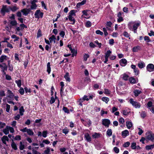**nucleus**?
<instances>
[{
  "label": "nucleus",
  "mask_w": 154,
  "mask_h": 154,
  "mask_svg": "<svg viewBox=\"0 0 154 154\" xmlns=\"http://www.w3.org/2000/svg\"><path fill=\"white\" fill-rule=\"evenodd\" d=\"M96 33L97 34H99L101 35H102L103 34V32H102L100 30H97L96 31Z\"/></svg>",
  "instance_id": "obj_53"
},
{
  "label": "nucleus",
  "mask_w": 154,
  "mask_h": 154,
  "mask_svg": "<svg viewBox=\"0 0 154 154\" xmlns=\"http://www.w3.org/2000/svg\"><path fill=\"white\" fill-rule=\"evenodd\" d=\"M119 62L122 66H124L126 65L127 61L125 59H122L120 60Z\"/></svg>",
  "instance_id": "obj_10"
},
{
  "label": "nucleus",
  "mask_w": 154,
  "mask_h": 154,
  "mask_svg": "<svg viewBox=\"0 0 154 154\" xmlns=\"http://www.w3.org/2000/svg\"><path fill=\"white\" fill-rule=\"evenodd\" d=\"M69 132V131L67 129L64 128L62 130V132L65 134H67Z\"/></svg>",
  "instance_id": "obj_55"
},
{
  "label": "nucleus",
  "mask_w": 154,
  "mask_h": 154,
  "mask_svg": "<svg viewBox=\"0 0 154 154\" xmlns=\"http://www.w3.org/2000/svg\"><path fill=\"white\" fill-rule=\"evenodd\" d=\"M134 72L135 73V75H137L139 73V70L138 68H136L134 70Z\"/></svg>",
  "instance_id": "obj_48"
},
{
  "label": "nucleus",
  "mask_w": 154,
  "mask_h": 154,
  "mask_svg": "<svg viewBox=\"0 0 154 154\" xmlns=\"http://www.w3.org/2000/svg\"><path fill=\"white\" fill-rule=\"evenodd\" d=\"M71 53H72V57H73L74 56H76L77 54V51H75L74 49H72V52H71Z\"/></svg>",
  "instance_id": "obj_54"
},
{
  "label": "nucleus",
  "mask_w": 154,
  "mask_h": 154,
  "mask_svg": "<svg viewBox=\"0 0 154 154\" xmlns=\"http://www.w3.org/2000/svg\"><path fill=\"white\" fill-rule=\"evenodd\" d=\"M138 67L140 69L143 68L145 66V63L143 62H141L139 63L138 64Z\"/></svg>",
  "instance_id": "obj_16"
},
{
  "label": "nucleus",
  "mask_w": 154,
  "mask_h": 154,
  "mask_svg": "<svg viewBox=\"0 0 154 154\" xmlns=\"http://www.w3.org/2000/svg\"><path fill=\"white\" fill-rule=\"evenodd\" d=\"M9 126H7L6 128L3 129V132L5 135H7L9 134Z\"/></svg>",
  "instance_id": "obj_17"
},
{
  "label": "nucleus",
  "mask_w": 154,
  "mask_h": 154,
  "mask_svg": "<svg viewBox=\"0 0 154 154\" xmlns=\"http://www.w3.org/2000/svg\"><path fill=\"white\" fill-rule=\"evenodd\" d=\"M122 79L125 80H127L128 79L129 76L126 74H124L122 75Z\"/></svg>",
  "instance_id": "obj_29"
},
{
  "label": "nucleus",
  "mask_w": 154,
  "mask_h": 154,
  "mask_svg": "<svg viewBox=\"0 0 154 154\" xmlns=\"http://www.w3.org/2000/svg\"><path fill=\"white\" fill-rule=\"evenodd\" d=\"M11 38H15V39L14 40V41H18L19 39V37H17L15 35H12L11 36Z\"/></svg>",
  "instance_id": "obj_40"
},
{
  "label": "nucleus",
  "mask_w": 154,
  "mask_h": 154,
  "mask_svg": "<svg viewBox=\"0 0 154 154\" xmlns=\"http://www.w3.org/2000/svg\"><path fill=\"white\" fill-rule=\"evenodd\" d=\"M129 135V133L128 130H125L122 132V135L124 137H126Z\"/></svg>",
  "instance_id": "obj_12"
},
{
  "label": "nucleus",
  "mask_w": 154,
  "mask_h": 154,
  "mask_svg": "<svg viewBox=\"0 0 154 154\" xmlns=\"http://www.w3.org/2000/svg\"><path fill=\"white\" fill-rule=\"evenodd\" d=\"M154 148V144L150 145H147L146 146V149L149 150Z\"/></svg>",
  "instance_id": "obj_23"
},
{
  "label": "nucleus",
  "mask_w": 154,
  "mask_h": 154,
  "mask_svg": "<svg viewBox=\"0 0 154 154\" xmlns=\"http://www.w3.org/2000/svg\"><path fill=\"white\" fill-rule=\"evenodd\" d=\"M20 146L19 147L20 149V150H23L24 148V146L22 142H20Z\"/></svg>",
  "instance_id": "obj_39"
},
{
  "label": "nucleus",
  "mask_w": 154,
  "mask_h": 154,
  "mask_svg": "<svg viewBox=\"0 0 154 154\" xmlns=\"http://www.w3.org/2000/svg\"><path fill=\"white\" fill-rule=\"evenodd\" d=\"M140 25V24L139 23H137L133 25V30L134 31V33L136 32V30Z\"/></svg>",
  "instance_id": "obj_13"
},
{
  "label": "nucleus",
  "mask_w": 154,
  "mask_h": 154,
  "mask_svg": "<svg viewBox=\"0 0 154 154\" xmlns=\"http://www.w3.org/2000/svg\"><path fill=\"white\" fill-rule=\"evenodd\" d=\"M63 110L66 113H69V110L66 107H63Z\"/></svg>",
  "instance_id": "obj_52"
},
{
  "label": "nucleus",
  "mask_w": 154,
  "mask_h": 154,
  "mask_svg": "<svg viewBox=\"0 0 154 154\" xmlns=\"http://www.w3.org/2000/svg\"><path fill=\"white\" fill-rule=\"evenodd\" d=\"M110 123V121L108 119H104L103 120L102 124L105 126L108 127Z\"/></svg>",
  "instance_id": "obj_5"
},
{
  "label": "nucleus",
  "mask_w": 154,
  "mask_h": 154,
  "mask_svg": "<svg viewBox=\"0 0 154 154\" xmlns=\"http://www.w3.org/2000/svg\"><path fill=\"white\" fill-rule=\"evenodd\" d=\"M89 56L87 54H85L83 56L84 60V61H86L87 60V59L88 57H89Z\"/></svg>",
  "instance_id": "obj_51"
},
{
  "label": "nucleus",
  "mask_w": 154,
  "mask_h": 154,
  "mask_svg": "<svg viewBox=\"0 0 154 154\" xmlns=\"http://www.w3.org/2000/svg\"><path fill=\"white\" fill-rule=\"evenodd\" d=\"M7 56L5 55H2L0 57V62L1 63L3 62L5 60H6Z\"/></svg>",
  "instance_id": "obj_28"
},
{
  "label": "nucleus",
  "mask_w": 154,
  "mask_h": 154,
  "mask_svg": "<svg viewBox=\"0 0 154 154\" xmlns=\"http://www.w3.org/2000/svg\"><path fill=\"white\" fill-rule=\"evenodd\" d=\"M75 10H72L70 11L69 15L72 16L73 15H75Z\"/></svg>",
  "instance_id": "obj_61"
},
{
  "label": "nucleus",
  "mask_w": 154,
  "mask_h": 154,
  "mask_svg": "<svg viewBox=\"0 0 154 154\" xmlns=\"http://www.w3.org/2000/svg\"><path fill=\"white\" fill-rule=\"evenodd\" d=\"M103 31L104 32V35L106 36L107 35H108V33L107 31V30L105 28H103Z\"/></svg>",
  "instance_id": "obj_59"
},
{
  "label": "nucleus",
  "mask_w": 154,
  "mask_h": 154,
  "mask_svg": "<svg viewBox=\"0 0 154 154\" xmlns=\"http://www.w3.org/2000/svg\"><path fill=\"white\" fill-rule=\"evenodd\" d=\"M55 101V100L54 98V97L52 96L51 98V99L50 100V103L51 104H52L54 103Z\"/></svg>",
  "instance_id": "obj_57"
},
{
  "label": "nucleus",
  "mask_w": 154,
  "mask_h": 154,
  "mask_svg": "<svg viewBox=\"0 0 154 154\" xmlns=\"http://www.w3.org/2000/svg\"><path fill=\"white\" fill-rule=\"evenodd\" d=\"M139 46L134 47L133 48L132 51L134 52H137L139 50Z\"/></svg>",
  "instance_id": "obj_34"
},
{
  "label": "nucleus",
  "mask_w": 154,
  "mask_h": 154,
  "mask_svg": "<svg viewBox=\"0 0 154 154\" xmlns=\"http://www.w3.org/2000/svg\"><path fill=\"white\" fill-rule=\"evenodd\" d=\"M12 142L11 143V145L12 148L14 150H17V149L16 144L14 142L13 140H12Z\"/></svg>",
  "instance_id": "obj_15"
},
{
  "label": "nucleus",
  "mask_w": 154,
  "mask_h": 154,
  "mask_svg": "<svg viewBox=\"0 0 154 154\" xmlns=\"http://www.w3.org/2000/svg\"><path fill=\"white\" fill-rule=\"evenodd\" d=\"M31 5L30 6V10L36 9L37 7V5L35 3H31Z\"/></svg>",
  "instance_id": "obj_22"
},
{
  "label": "nucleus",
  "mask_w": 154,
  "mask_h": 154,
  "mask_svg": "<svg viewBox=\"0 0 154 154\" xmlns=\"http://www.w3.org/2000/svg\"><path fill=\"white\" fill-rule=\"evenodd\" d=\"M0 67L2 68V70H5L6 71L7 69L8 66H3V65L0 64Z\"/></svg>",
  "instance_id": "obj_42"
},
{
  "label": "nucleus",
  "mask_w": 154,
  "mask_h": 154,
  "mask_svg": "<svg viewBox=\"0 0 154 154\" xmlns=\"http://www.w3.org/2000/svg\"><path fill=\"white\" fill-rule=\"evenodd\" d=\"M146 138L149 140L153 141L154 140V134H149L146 136Z\"/></svg>",
  "instance_id": "obj_7"
},
{
  "label": "nucleus",
  "mask_w": 154,
  "mask_h": 154,
  "mask_svg": "<svg viewBox=\"0 0 154 154\" xmlns=\"http://www.w3.org/2000/svg\"><path fill=\"white\" fill-rule=\"evenodd\" d=\"M27 134L30 135H33L34 134V133L30 129H28L27 130Z\"/></svg>",
  "instance_id": "obj_33"
},
{
  "label": "nucleus",
  "mask_w": 154,
  "mask_h": 154,
  "mask_svg": "<svg viewBox=\"0 0 154 154\" xmlns=\"http://www.w3.org/2000/svg\"><path fill=\"white\" fill-rule=\"evenodd\" d=\"M10 107V105H8V104H6V111L7 112H9Z\"/></svg>",
  "instance_id": "obj_64"
},
{
  "label": "nucleus",
  "mask_w": 154,
  "mask_h": 154,
  "mask_svg": "<svg viewBox=\"0 0 154 154\" xmlns=\"http://www.w3.org/2000/svg\"><path fill=\"white\" fill-rule=\"evenodd\" d=\"M10 9L13 12L19 9L18 8L15 6H14L12 7H10Z\"/></svg>",
  "instance_id": "obj_31"
},
{
  "label": "nucleus",
  "mask_w": 154,
  "mask_h": 154,
  "mask_svg": "<svg viewBox=\"0 0 154 154\" xmlns=\"http://www.w3.org/2000/svg\"><path fill=\"white\" fill-rule=\"evenodd\" d=\"M129 81L131 83H135L136 82L135 79L132 77H130L129 78Z\"/></svg>",
  "instance_id": "obj_26"
},
{
  "label": "nucleus",
  "mask_w": 154,
  "mask_h": 154,
  "mask_svg": "<svg viewBox=\"0 0 154 154\" xmlns=\"http://www.w3.org/2000/svg\"><path fill=\"white\" fill-rule=\"evenodd\" d=\"M102 100L103 101L105 102L106 103H107L109 101V99L107 97H103L102 98Z\"/></svg>",
  "instance_id": "obj_32"
},
{
  "label": "nucleus",
  "mask_w": 154,
  "mask_h": 154,
  "mask_svg": "<svg viewBox=\"0 0 154 154\" xmlns=\"http://www.w3.org/2000/svg\"><path fill=\"white\" fill-rule=\"evenodd\" d=\"M10 24L12 26H16L17 25V23L15 20L11 21L10 22Z\"/></svg>",
  "instance_id": "obj_41"
},
{
  "label": "nucleus",
  "mask_w": 154,
  "mask_h": 154,
  "mask_svg": "<svg viewBox=\"0 0 154 154\" xmlns=\"http://www.w3.org/2000/svg\"><path fill=\"white\" fill-rule=\"evenodd\" d=\"M2 42H7L8 43L7 46L8 47H9L11 48H13L12 45L11 44L9 43L8 42V41H3Z\"/></svg>",
  "instance_id": "obj_36"
},
{
  "label": "nucleus",
  "mask_w": 154,
  "mask_h": 154,
  "mask_svg": "<svg viewBox=\"0 0 154 154\" xmlns=\"http://www.w3.org/2000/svg\"><path fill=\"white\" fill-rule=\"evenodd\" d=\"M24 112V110L23 106H21L19 109V112L20 115L23 116V112Z\"/></svg>",
  "instance_id": "obj_24"
},
{
  "label": "nucleus",
  "mask_w": 154,
  "mask_h": 154,
  "mask_svg": "<svg viewBox=\"0 0 154 154\" xmlns=\"http://www.w3.org/2000/svg\"><path fill=\"white\" fill-rule=\"evenodd\" d=\"M123 35L125 37L127 38L129 37L130 36L129 34L126 31L124 32Z\"/></svg>",
  "instance_id": "obj_58"
},
{
  "label": "nucleus",
  "mask_w": 154,
  "mask_h": 154,
  "mask_svg": "<svg viewBox=\"0 0 154 154\" xmlns=\"http://www.w3.org/2000/svg\"><path fill=\"white\" fill-rule=\"evenodd\" d=\"M100 136V134L96 132L92 135V137L94 138H98Z\"/></svg>",
  "instance_id": "obj_25"
},
{
  "label": "nucleus",
  "mask_w": 154,
  "mask_h": 154,
  "mask_svg": "<svg viewBox=\"0 0 154 154\" xmlns=\"http://www.w3.org/2000/svg\"><path fill=\"white\" fill-rule=\"evenodd\" d=\"M126 125L128 128L130 129L132 126V124L131 122H127Z\"/></svg>",
  "instance_id": "obj_21"
},
{
  "label": "nucleus",
  "mask_w": 154,
  "mask_h": 154,
  "mask_svg": "<svg viewBox=\"0 0 154 154\" xmlns=\"http://www.w3.org/2000/svg\"><path fill=\"white\" fill-rule=\"evenodd\" d=\"M111 53V51L110 50H108L105 53V57L108 58L110 54Z\"/></svg>",
  "instance_id": "obj_35"
},
{
  "label": "nucleus",
  "mask_w": 154,
  "mask_h": 154,
  "mask_svg": "<svg viewBox=\"0 0 154 154\" xmlns=\"http://www.w3.org/2000/svg\"><path fill=\"white\" fill-rule=\"evenodd\" d=\"M113 150L115 153H118L119 152V149L117 147H115L114 148Z\"/></svg>",
  "instance_id": "obj_56"
},
{
  "label": "nucleus",
  "mask_w": 154,
  "mask_h": 154,
  "mask_svg": "<svg viewBox=\"0 0 154 154\" xmlns=\"http://www.w3.org/2000/svg\"><path fill=\"white\" fill-rule=\"evenodd\" d=\"M10 7L8 8L7 6L6 5H3L2 6V8L1 9L0 11V13L3 16L5 15V13L9 12L10 10L9 9Z\"/></svg>",
  "instance_id": "obj_1"
},
{
  "label": "nucleus",
  "mask_w": 154,
  "mask_h": 154,
  "mask_svg": "<svg viewBox=\"0 0 154 154\" xmlns=\"http://www.w3.org/2000/svg\"><path fill=\"white\" fill-rule=\"evenodd\" d=\"M30 11L31 10L30 9L26 8H24L21 10V12L23 13V14L25 16L29 14Z\"/></svg>",
  "instance_id": "obj_6"
},
{
  "label": "nucleus",
  "mask_w": 154,
  "mask_h": 154,
  "mask_svg": "<svg viewBox=\"0 0 154 154\" xmlns=\"http://www.w3.org/2000/svg\"><path fill=\"white\" fill-rule=\"evenodd\" d=\"M42 33L41 32L40 29H39L37 33V38H38L39 37H41L42 36Z\"/></svg>",
  "instance_id": "obj_44"
},
{
  "label": "nucleus",
  "mask_w": 154,
  "mask_h": 154,
  "mask_svg": "<svg viewBox=\"0 0 154 154\" xmlns=\"http://www.w3.org/2000/svg\"><path fill=\"white\" fill-rule=\"evenodd\" d=\"M129 102L130 103L136 108H139L140 107L141 105L140 103L137 101L133 100L132 99H130Z\"/></svg>",
  "instance_id": "obj_2"
},
{
  "label": "nucleus",
  "mask_w": 154,
  "mask_h": 154,
  "mask_svg": "<svg viewBox=\"0 0 154 154\" xmlns=\"http://www.w3.org/2000/svg\"><path fill=\"white\" fill-rule=\"evenodd\" d=\"M133 92L135 96L137 97L142 93V91L140 90L136 89Z\"/></svg>",
  "instance_id": "obj_14"
},
{
  "label": "nucleus",
  "mask_w": 154,
  "mask_h": 154,
  "mask_svg": "<svg viewBox=\"0 0 154 154\" xmlns=\"http://www.w3.org/2000/svg\"><path fill=\"white\" fill-rule=\"evenodd\" d=\"M91 23L90 21H88L86 23V26L87 27H89L91 26Z\"/></svg>",
  "instance_id": "obj_45"
},
{
  "label": "nucleus",
  "mask_w": 154,
  "mask_h": 154,
  "mask_svg": "<svg viewBox=\"0 0 154 154\" xmlns=\"http://www.w3.org/2000/svg\"><path fill=\"white\" fill-rule=\"evenodd\" d=\"M144 39L145 41H146L147 42H149L151 41L149 37L147 36H145L144 37Z\"/></svg>",
  "instance_id": "obj_46"
},
{
  "label": "nucleus",
  "mask_w": 154,
  "mask_h": 154,
  "mask_svg": "<svg viewBox=\"0 0 154 154\" xmlns=\"http://www.w3.org/2000/svg\"><path fill=\"white\" fill-rule=\"evenodd\" d=\"M43 13L40 12L39 10H37L35 14V15L36 18H39L40 17L42 18L43 17Z\"/></svg>",
  "instance_id": "obj_3"
},
{
  "label": "nucleus",
  "mask_w": 154,
  "mask_h": 154,
  "mask_svg": "<svg viewBox=\"0 0 154 154\" xmlns=\"http://www.w3.org/2000/svg\"><path fill=\"white\" fill-rule=\"evenodd\" d=\"M146 69L149 72H153L154 71V65L152 64H149L146 66Z\"/></svg>",
  "instance_id": "obj_4"
},
{
  "label": "nucleus",
  "mask_w": 154,
  "mask_h": 154,
  "mask_svg": "<svg viewBox=\"0 0 154 154\" xmlns=\"http://www.w3.org/2000/svg\"><path fill=\"white\" fill-rule=\"evenodd\" d=\"M56 39V38L55 36L53 35L51 37L49 38V40H50L49 42V43H52L53 42L54 44L55 43Z\"/></svg>",
  "instance_id": "obj_9"
},
{
  "label": "nucleus",
  "mask_w": 154,
  "mask_h": 154,
  "mask_svg": "<svg viewBox=\"0 0 154 154\" xmlns=\"http://www.w3.org/2000/svg\"><path fill=\"white\" fill-rule=\"evenodd\" d=\"M130 143L129 142H127L125 143L123 145V146L124 147H127L129 146Z\"/></svg>",
  "instance_id": "obj_43"
},
{
  "label": "nucleus",
  "mask_w": 154,
  "mask_h": 154,
  "mask_svg": "<svg viewBox=\"0 0 154 154\" xmlns=\"http://www.w3.org/2000/svg\"><path fill=\"white\" fill-rule=\"evenodd\" d=\"M133 26V23L132 22L129 23L128 25V27L130 30L133 31L132 26Z\"/></svg>",
  "instance_id": "obj_30"
},
{
  "label": "nucleus",
  "mask_w": 154,
  "mask_h": 154,
  "mask_svg": "<svg viewBox=\"0 0 154 154\" xmlns=\"http://www.w3.org/2000/svg\"><path fill=\"white\" fill-rule=\"evenodd\" d=\"M152 102L151 101H149L148 102L147 105L148 108H150L152 107Z\"/></svg>",
  "instance_id": "obj_62"
},
{
  "label": "nucleus",
  "mask_w": 154,
  "mask_h": 154,
  "mask_svg": "<svg viewBox=\"0 0 154 154\" xmlns=\"http://www.w3.org/2000/svg\"><path fill=\"white\" fill-rule=\"evenodd\" d=\"M106 133L107 135L109 137L112 135V130L110 129H108Z\"/></svg>",
  "instance_id": "obj_27"
},
{
  "label": "nucleus",
  "mask_w": 154,
  "mask_h": 154,
  "mask_svg": "<svg viewBox=\"0 0 154 154\" xmlns=\"http://www.w3.org/2000/svg\"><path fill=\"white\" fill-rule=\"evenodd\" d=\"M6 125L5 123H2V122H0V128H3Z\"/></svg>",
  "instance_id": "obj_60"
},
{
  "label": "nucleus",
  "mask_w": 154,
  "mask_h": 154,
  "mask_svg": "<svg viewBox=\"0 0 154 154\" xmlns=\"http://www.w3.org/2000/svg\"><path fill=\"white\" fill-rule=\"evenodd\" d=\"M68 19L70 21H72L73 22L72 23H71V24H73L75 23V20L73 17H72V16H71V15H69L68 16Z\"/></svg>",
  "instance_id": "obj_19"
},
{
  "label": "nucleus",
  "mask_w": 154,
  "mask_h": 154,
  "mask_svg": "<svg viewBox=\"0 0 154 154\" xmlns=\"http://www.w3.org/2000/svg\"><path fill=\"white\" fill-rule=\"evenodd\" d=\"M19 92L20 94L23 95L24 93V90L23 88H20V90H19Z\"/></svg>",
  "instance_id": "obj_49"
},
{
  "label": "nucleus",
  "mask_w": 154,
  "mask_h": 154,
  "mask_svg": "<svg viewBox=\"0 0 154 154\" xmlns=\"http://www.w3.org/2000/svg\"><path fill=\"white\" fill-rule=\"evenodd\" d=\"M64 77L67 81L70 82V78L69 77V73L66 72L64 76Z\"/></svg>",
  "instance_id": "obj_20"
},
{
  "label": "nucleus",
  "mask_w": 154,
  "mask_h": 154,
  "mask_svg": "<svg viewBox=\"0 0 154 154\" xmlns=\"http://www.w3.org/2000/svg\"><path fill=\"white\" fill-rule=\"evenodd\" d=\"M140 116L142 118H144L146 116V113L145 111H142L140 114Z\"/></svg>",
  "instance_id": "obj_37"
},
{
  "label": "nucleus",
  "mask_w": 154,
  "mask_h": 154,
  "mask_svg": "<svg viewBox=\"0 0 154 154\" xmlns=\"http://www.w3.org/2000/svg\"><path fill=\"white\" fill-rule=\"evenodd\" d=\"M3 143L5 144H6V141H9V139L8 137L6 136V135H4L1 139Z\"/></svg>",
  "instance_id": "obj_11"
},
{
  "label": "nucleus",
  "mask_w": 154,
  "mask_h": 154,
  "mask_svg": "<svg viewBox=\"0 0 154 154\" xmlns=\"http://www.w3.org/2000/svg\"><path fill=\"white\" fill-rule=\"evenodd\" d=\"M7 94L8 95L7 97H8L11 98L13 97L14 96V94L12 92V91L9 90H8L7 91Z\"/></svg>",
  "instance_id": "obj_18"
},
{
  "label": "nucleus",
  "mask_w": 154,
  "mask_h": 154,
  "mask_svg": "<svg viewBox=\"0 0 154 154\" xmlns=\"http://www.w3.org/2000/svg\"><path fill=\"white\" fill-rule=\"evenodd\" d=\"M15 82L17 84V86L19 87H20L21 85V80H16Z\"/></svg>",
  "instance_id": "obj_38"
},
{
  "label": "nucleus",
  "mask_w": 154,
  "mask_h": 154,
  "mask_svg": "<svg viewBox=\"0 0 154 154\" xmlns=\"http://www.w3.org/2000/svg\"><path fill=\"white\" fill-rule=\"evenodd\" d=\"M85 138L86 139V140L87 142H90L91 140V138L90 136L88 133H86L85 134Z\"/></svg>",
  "instance_id": "obj_8"
},
{
  "label": "nucleus",
  "mask_w": 154,
  "mask_h": 154,
  "mask_svg": "<svg viewBox=\"0 0 154 154\" xmlns=\"http://www.w3.org/2000/svg\"><path fill=\"white\" fill-rule=\"evenodd\" d=\"M129 112H130L127 111L126 110H123V114L125 116L128 115Z\"/></svg>",
  "instance_id": "obj_50"
},
{
  "label": "nucleus",
  "mask_w": 154,
  "mask_h": 154,
  "mask_svg": "<svg viewBox=\"0 0 154 154\" xmlns=\"http://www.w3.org/2000/svg\"><path fill=\"white\" fill-rule=\"evenodd\" d=\"M131 147L133 149H135L136 148V143L134 142L132 143L131 144Z\"/></svg>",
  "instance_id": "obj_47"
},
{
  "label": "nucleus",
  "mask_w": 154,
  "mask_h": 154,
  "mask_svg": "<svg viewBox=\"0 0 154 154\" xmlns=\"http://www.w3.org/2000/svg\"><path fill=\"white\" fill-rule=\"evenodd\" d=\"M14 139L17 140H21V136L20 135H17L16 136Z\"/></svg>",
  "instance_id": "obj_63"
}]
</instances>
